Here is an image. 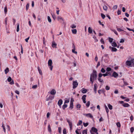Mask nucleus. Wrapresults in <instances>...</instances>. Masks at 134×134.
I'll return each mask as SVG.
<instances>
[{"instance_id":"obj_1","label":"nucleus","mask_w":134,"mask_h":134,"mask_svg":"<svg viewBox=\"0 0 134 134\" xmlns=\"http://www.w3.org/2000/svg\"><path fill=\"white\" fill-rule=\"evenodd\" d=\"M97 72L96 71L94 70L92 73L90 75V81L92 84H93L94 81L97 78Z\"/></svg>"},{"instance_id":"obj_2","label":"nucleus","mask_w":134,"mask_h":134,"mask_svg":"<svg viewBox=\"0 0 134 134\" xmlns=\"http://www.w3.org/2000/svg\"><path fill=\"white\" fill-rule=\"evenodd\" d=\"M125 64L127 66L134 67V59L131 58L130 60H127Z\"/></svg>"},{"instance_id":"obj_3","label":"nucleus","mask_w":134,"mask_h":134,"mask_svg":"<svg viewBox=\"0 0 134 134\" xmlns=\"http://www.w3.org/2000/svg\"><path fill=\"white\" fill-rule=\"evenodd\" d=\"M52 62L51 59H49L48 62V65L51 70L52 71L53 68V66L52 65Z\"/></svg>"},{"instance_id":"obj_4","label":"nucleus","mask_w":134,"mask_h":134,"mask_svg":"<svg viewBox=\"0 0 134 134\" xmlns=\"http://www.w3.org/2000/svg\"><path fill=\"white\" fill-rule=\"evenodd\" d=\"M101 75H99V74L98 75V77L97 79L98 81L101 83L102 84L104 83V81L103 79L101 78Z\"/></svg>"},{"instance_id":"obj_5","label":"nucleus","mask_w":134,"mask_h":134,"mask_svg":"<svg viewBox=\"0 0 134 134\" xmlns=\"http://www.w3.org/2000/svg\"><path fill=\"white\" fill-rule=\"evenodd\" d=\"M73 88L75 89L78 86V83L77 82V81H74L73 82Z\"/></svg>"},{"instance_id":"obj_6","label":"nucleus","mask_w":134,"mask_h":134,"mask_svg":"<svg viewBox=\"0 0 134 134\" xmlns=\"http://www.w3.org/2000/svg\"><path fill=\"white\" fill-rule=\"evenodd\" d=\"M67 121L69 124V125L70 126V130H71L72 129V124L71 121L68 119H67Z\"/></svg>"},{"instance_id":"obj_7","label":"nucleus","mask_w":134,"mask_h":134,"mask_svg":"<svg viewBox=\"0 0 134 134\" xmlns=\"http://www.w3.org/2000/svg\"><path fill=\"white\" fill-rule=\"evenodd\" d=\"M54 96L51 95L49 96L48 97V96H47L46 98V100L48 101L50 99L52 100L54 99Z\"/></svg>"},{"instance_id":"obj_8","label":"nucleus","mask_w":134,"mask_h":134,"mask_svg":"<svg viewBox=\"0 0 134 134\" xmlns=\"http://www.w3.org/2000/svg\"><path fill=\"white\" fill-rule=\"evenodd\" d=\"M83 115L85 116H86L88 117H90L91 118H93V116L90 113H88L87 114H84Z\"/></svg>"},{"instance_id":"obj_9","label":"nucleus","mask_w":134,"mask_h":134,"mask_svg":"<svg viewBox=\"0 0 134 134\" xmlns=\"http://www.w3.org/2000/svg\"><path fill=\"white\" fill-rule=\"evenodd\" d=\"M97 87L98 86L97 84L96 83L94 85V91L96 93H97Z\"/></svg>"},{"instance_id":"obj_10","label":"nucleus","mask_w":134,"mask_h":134,"mask_svg":"<svg viewBox=\"0 0 134 134\" xmlns=\"http://www.w3.org/2000/svg\"><path fill=\"white\" fill-rule=\"evenodd\" d=\"M57 19L58 20L61 22H63L64 21L63 19L61 17L58 16L57 17Z\"/></svg>"},{"instance_id":"obj_11","label":"nucleus","mask_w":134,"mask_h":134,"mask_svg":"<svg viewBox=\"0 0 134 134\" xmlns=\"http://www.w3.org/2000/svg\"><path fill=\"white\" fill-rule=\"evenodd\" d=\"M86 96L85 95H84L82 97V99L83 100V103H86Z\"/></svg>"},{"instance_id":"obj_12","label":"nucleus","mask_w":134,"mask_h":134,"mask_svg":"<svg viewBox=\"0 0 134 134\" xmlns=\"http://www.w3.org/2000/svg\"><path fill=\"white\" fill-rule=\"evenodd\" d=\"M63 101L61 99L59 100L58 102V105L60 107H61V105L62 104Z\"/></svg>"},{"instance_id":"obj_13","label":"nucleus","mask_w":134,"mask_h":134,"mask_svg":"<svg viewBox=\"0 0 134 134\" xmlns=\"http://www.w3.org/2000/svg\"><path fill=\"white\" fill-rule=\"evenodd\" d=\"M81 92L83 93H86L87 91V90L85 88H82L81 90Z\"/></svg>"},{"instance_id":"obj_14","label":"nucleus","mask_w":134,"mask_h":134,"mask_svg":"<svg viewBox=\"0 0 134 134\" xmlns=\"http://www.w3.org/2000/svg\"><path fill=\"white\" fill-rule=\"evenodd\" d=\"M56 93L54 89L51 90L50 92V93L53 95H54Z\"/></svg>"},{"instance_id":"obj_15","label":"nucleus","mask_w":134,"mask_h":134,"mask_svg":"<svg viewBox=\"0 0 134 134\" xmlns=\"http://www.w3.org/2000/svg\"><path fill=\"white\" fill-rule=\"evenodd\" d=\"M112 76L116 78L118 76V74L116 72H114L113 73Z\"/></svg>"},{"instance_id":"obj_16","label":"nucleus","mask_w":134,"mask_h":134,"mask_svg":"<svg viewBox=\"0 0 134 134\" xmlns=\"http://www.w3.org/2000/svg\"><path fill=\"white\" fill-rule=\"evenodd\" d=\"M91 130L95 132H97L98 131V130L96 128L93 127L92 128Z\"/></svg>"},{"instance_id":"obj_17","label":"nucleus","mask_w":134,"mask_h":134,"mask_svg":"<svg viewBox=\"0 0 134 134\" xmlns=\"http://www.w3.org/2000/svg\"><path fill=\"white\" fill-rule=\"evenodd\" d=\"M88 32L90 34H91L92 32V29L90 27H89L88 28Z\"/></svg>"},{"instance_id":"obj_18","label":"nucleus","mask_w":134,"mask_h":134,"mask_svg":"<svg viewBox=\"0 0 134 134\" xmlns=\"http://www.w3.org/2000/svg\"><path fill=\"white\" fill-rule=\"evenodd\" d=\"M71 31L72 33L74 34H76L77 32V30L76 29H72Z\"/></svg>"},{"instance_id":"obj_19","label":"nucleus","mask_w":134,"mask_h":134,"mask_svg":"<svg viewBox=\"0 0 134 134\" xmlns=\"http://www.w3.org/2000/svg\"><path fill=\"white\" fill-rule=\"evenodd\" d=\"M57 44L56 43H55L54 42H52V47L53 48H56V46H57Z\"/></svg>"},{"instance_id":"obj_20","label":"nucleus","mask_w":134,"mask_h":134,"mask_svg":"<svg viewBox=\"0 0 134 134\" xmlns=\"http://www.w3.org/2000/svg\"><path fill=\"white\" fill-rule=\"evenodd\" d=\"M9 69L8 68H7L5 70L4 72L5 74H7L8 72L9 71Z\"/></svg>"},{"instance_id":"obj_21","label":"nucleus","mask_w":134,"mask_h":134,"mask_svg":"<svg viewBox=\"0 0 134 134\" xmlns=\"http://www.w3.org/2000/svg\"><path fill=\"white\" fill-rule=\"evenodd\" d=\"M124 107H128L130 106V105L128 103H124L122 105Z\"/></svg>"},{"instance_id":"obj_22","label":"nucleus","mask_w":134,"mask_h":134,"mask_svg":"<svg viewBox=\"0 0 134 134\" xmlns=\"http://www.w3.org/2000/svg\"><path fill=\"white\" fill-rule=\"evenodd\" d=\"M112 46L114 47H117V45L116 43L115 42H113L111 44Z\"/></svg>"},{"instance_id":"obj_23","label":"nucleus","mask_w":134,"mask_h":134,"mask_svg":"<svg viewBox=\"0 0 134 134\" xmlns=\"http://www.w3.org/2000/svg\"><path fill=\"white\" fill-rule=\"evenodd\" d=\"M19 23L17 24V26L16 28V31L17 32H18L19 30Z\"/></svg>"},{"instance_id":"obj_24","label":"nucleus","mask_w":134,"mask_h":134,"mask_svg":"<svg viewBox=\"0 0 134 134\" xmlns=\"http://www.w3.org/2000/svg\"><path fill=\"white\" fill-rule=\"evenodd\" d=\"M99 75H101V76L102 77V76H103L104 77H105L106 76H107L108 75V74L107 73L102 74L101 73H99Z\"/></svg>"},{"instance_id":"obj_25","label":"nucleus","mask_w":134,"mask_h":134,"mask_svg":"<svg viewBox=\"0 0 134 134\" xmlns=\"http://www.w3.org/2000/svg\"><path fill=\"white\" fill-rule=\"evenodd\" d=\"M108 107L110 110H111L113 109V106L112 105L109 104L108 105Z\"/></svg>"},{"instance_id":"obj_26","label":"nucleus","mask_w":134,"mask_h":134,"mask_svg":"<svg viewBox=\"0 0 134 134\" xmlns=\"http://www.w3.org/2000/svg\"><path fill=\"white\" fill-rule=\"evenodd\" d=\"M82 123V121L81 120H79L77 124V125L78 126L81 125Z\"/></svg>"},{"instance_id":"obj_27","label":"nucleus","mask_w":134,"mask_h":134,"mask_svg":"<svg viewBox=\"0 0 134 134\" xmlns=\"http://www.w3.org/2000/svg\"><path fill=\"white\" fill-rule=\"evenodd\" d=\"M48 131H49L50 132H51V128L50 126V125H49L48 126Z\"/></svg>"},{"instance_id":"obj_28","label":"nucleus","mask_w":134,"mask_h":134,"mask_svg":"<svg viewBox=\"0 0 134 134\" xmlns=\"http://www.w3.org/2000/svg\"><path fill=\"white\" fill-rule=\"evenodd\" d=\"M47 19L49 23H51V19L49 16H48L47 17Z\"/></svg>"},{"instance_id":"obj_29","label":"nucleus","mask_w":134,"mask_h":134,"mask_svg":"<svg viewBox=\"0 0 134 134\" xmlns=\"http://www.w3.org/2000/svg\"><path fill=\"white\" fill-rule=\"evenodd\" d=\"M38 71L39 72L40 74L41 75H42V72L41 70L40 69V68L39 67H38Z\"/></svg>"},{"instance_id":"obj_30","label":"nucleus","mask_w":134,"mask_h":134,"mask_svg":"<svg viewBox=\"0 0 134 134\" xmlns=\"http://www.w3.org/2000/svg\"><path fill=\"white\" fill-rule=\"evenodd\" d=\"M87 129L84 130L82 132V134H87Z\"/></svg>"},{"instance_id":"obj_31","label":"nucleus","mask_w":134,"mask_h":134,"mask_svg":"<svg viewBox=\"0 0 134 134\" xmlns=\"http://www.w3.org/2000/svg\"><path fill=\"white\" fill-rule=\"evenodd\" d=\"M103 9L105 11L107 10L108 9V7L106 5H104L103 6Z\"/></svg>"},{"instance_id":"obj_32","label":"nucleus","mask_w":134,"mask_h":134,"mask_svg":"<svg viewBox=\"0 0 134 134\" xmlns=\"http://www.w3.org/2000/svg\"><path fill=\"white\" fill-rule=\"evenodd\" d=\"M117 126L119 127H120L121 126V124L120 122H118L116 123Z\"/></svg>"},{"instance_id":"obj_33","label":"nucleus","mask_w":134,"mask_h":134,"mask_svg":"<svg viewBox=\"0 0 134 134\" xmlns=\"http://www.w3.org/2000/svg\"><path fill=\"white\" fill-rule=\"evenodd\" d=\"M117 50V49L113 47L112 48L111 50L112 52H116Z\"/></svg>"},{"instance_id":"obj_34","label":"nucleus","mask_w":134,"mask_h":134,"mask_svg":"<svg viewBox=\"0 0 134 134\" xmlns=\"http://www.w3.org/2000/svg\"><path fill=\"white\" fill-rule=\"evenodd\" d=\"M67 107V105L64 103V105L63 106L62 108L63 109H64L65 108H66Z\"/></svg>"},{"instance_id":"obj_35","label":"nucleus","mask_w":134,"mask_h":134,"mask_svg":"<svg viewBox=\"0 0 134 134\" xmlns=\"http://www.w3.org/2000/svg\"><path fill=\"white\" fill-rule=\"evenodd\" d=\"M69 108H70L71 109H72L73 108V103H70Z\"/></svg>"},{"instance_id":"obj_36","label":"nucleus","mask_w":134,"mask_h":134,"mask_svg":"<svg viewBox=\"0 0 134 134\" xmlns=\"http://www.w3.org/2000/svg\"><path fill=\"white\" fill-rule=\"evenodd\" d=\"M6 128L7 129V130L8 131H9L10 130V128L9 126L8 125H6Z\"/></svg>"},{"instance_id":"obj_37","label":"nucleus","mask_w":134,"mask_h":134,"mask_svg":"<svg viewBox=\"0 0 134 134\" xmlns=\"http://www.w3.org/2000/svg\"><path fill=\"white\" fill-rule=\"evenodd\" d=\"M70 27L72 29H74L76 27V26L74 24H72L71 25Z\"/></svg>"},{"instance_id":"obj_38","label":"nucleus","mask_w":134,"mask_h":134,"mask_svg":"<svg viewBox=\"0 0 134 134\" xmlns=\"http://www.w3.org/2000/svg\"><path fill=\"white\" fill-rule=\"evenodd\" d=\"M90 102L89 101L86 104V105L87 107H88L90 105Z\"/></svg>"},{"instance_id":"obj_39","label":"nucleus","mask_w":134,"mask_h":134,"mask_svg":"<svg viewBox=\"0 0 134 134\" xmlns=\"http://www.w3.org/2000/svg\"><path fill=\"white\" fill-rule=\"evenodd\" d=\"M75 49H72V51L73 53L76 54L77 53V52L76 51H75Z\"/></svg>"},{"instance_id":"obj_40","label":"nucleus","mask_w":134,"mask_h":134,"mask_svg":"<svg viewBox=\"0 0 134 134\" xmlns=\"http://www.w3.org/2000/svg\"><path fill=\"white\" fill-rule=\"evenodd\" d=\"M7 11V8L6 7H5L4 8V12L5 14H6Z\"/></svg>"},{"instance_id":"obj_41","label":"nucleus","mask_w":134,"mask_h":134,"mask_svg":"<svg viewBox=\"0 0 134 134\" xmlns=\"http://www.w3.org/2000/svg\"><path fill=\"white\" fill-rule=\"evenodd\" d=\"M2 127H3V130L5 133V126H4L3 124L2 125Z\"/></svg>"},{"instance_id":"obj_42","label":"nucleus","mask_w":134,"mask_h":134,"mask_svg":"<svg viewBox=\"0 0 134 134\" xmlns=\"http://www.w3.org/2000/svg\"><path fill=\"white\" fill-rule=\"evenodd\" d=\"M101 71L102 73H104L105 72V70L103 68H102L101 70Z\"/></svg>"},{"instance_id":"obj_43","label":"nucleus","mask_w":134,"mask_h":134,"mask_svg":"<svg viewBox=\"0 0 134 134\" xmlns=\"http://www.w3.org/2000/svg\"><path fill=\"white\" fill-rule=\"evenodd\" d=\"M106 70L107 71H109L111 70V69L110 68L108 67L107 68Z\"/></svg>"},{"instance_id":"obj_44","label":"nucleus","mask_w":134,"mask_h":134,"mask_svg":"<svg viewBox=\"0 0 134 134\" xmlns=\"http://www.w3.org/2000/svg\"><path fill=\"white\" fill-rule=\"evenodd\" d=\"M7 80L8 82H10L12 80V78L10 77L9 76L7 79Z\"/></svg>"},{"instance_id":"obj_45","label":"nucleus","mask_w":134,"mask_h":134,"mask_svg":"<svg viewBox=\"0 0 134 134\" xmlns=\"http://www.w3.org/2000/svg\"><path fill=\"white\" fill-rule=\"evenodd\" d=\"M83 124L84 126L85 127L87 126L88 125V123H85L83 122Z\"/></svg>"},{"instance_id":"obj_46","label":"nucleus","mask_w":134,"mask_h":134,"mask_svg":"<svg viewBox=\"0 0 134 134\" xmlns=\"http://www.w3.org/2000/svg\"><path fill=\"white\" fill-rule=\"evenodd\" d=\"M105 89L107 90H109L110 89V87L109 86H107L105 87Z\"/></svg>"},{"instance_id":"obj_47","label":"nucleus","mask_w":134,"mask_h":134,"mask_svg":"<svg viewBox=\"0 0 134 134\" xmlns=\"http://www.w3.org/2000/svg\"><path fill=\"white\" fill-rule=\"evenodd\" d=\"M99 94H100L103 92V91L102 90H99L98 91Z\"/></svg>"},{"instance_id":"obj_48","label":"nucleus","mask_w":134,"mask_h":134,"mask_svg":"<svg viewBox=\"0 0 134 134\" xmlns=\"http://www.w3.org/2000/svg\"><path fill=\"white\" fill-rule=\"evenodd\" d=\"M113 39L111 38H109V41L110 43H111L113 41Z\"/></svg>"},{"instance_id":"obj_49","label":"nucleus","mask_w":134,"mask_h":134,"mask_svg":"<svg viewBox=\"0 0 134 134\" xmlns=\"http://www.w3.org/2000/svg\"><path fill=\"white\" fill-rule=\"evenodd\" d=\"M58 130L59 133H61V128L60 127H59Z\"/></svg>"},{"instance_id":"obj_50","label":"nucleus","mask_w":134,"mask_h":134,"mask_svg":"<svg viewBox=\"0 0 134 134\" xmlns=\"http://www.w3.org/2000/svg\"><path fill=\"white\" fill-rule=\"evenodd\" d=\"M29 4L28 3H27L26 5V10H27L29 8Z\"/></svg>"},{"instance_id":"obj_51","label":"nucleus","mask_w":134,"mask_h":134,"mask_svg":"<svg viewBox=\"0 0 134 134\" xmlns=\"http://www.w3.org/2000/svg\"><path fill=\"white\" fill-rule=\"evenodd\" d=\"M63 132L64 134H66V130L65 129H64Z\"/></svg>"},{"instance_id":"obj_52","label":"nucleus","mask_w":134,"mask_h":134,"mask_svg":"<svg viewBox=\"0 0 134 134\" xmlns=\"http://www.w3.org/2000/svg\"><path fill=\"white\" fill-rule=\"evenodd\" d=\"M52 16L53 19L54 20H55L56 18L55 15L54 14H52Z\"/></svg>"},{"instance_id":"obj_53","label":"nucleus","mask_w":134,"mask_h":134,"mask_svg":"<svg viewBox=\"0 0 134 134\" xmlns=\"http://www.w3.org/2000/svg\"><path fill=\"white\" fill-rule=\"evenodd\" d=\"M101 16L103 19H104L105 17V15L102 13L101 14Z\"/></svg>"},{"instance_id":"obj_54","label":"nucleus","mask_w":134,"mask_h":134,"mask_svg":"<svg viewBox=\"0 0 134 134\" xmlns=\"http://www.w3.org/2000/svg\"><path fill=\"white\" fill-rule=\"evenodd\" d=\"M37 85H34L32 86V88L33 89H35L37 88Z\"/></svg>"},{"instance_id":"obj_55","label":"nucleus","mask_w":134,"mask_h":134,"mask_svg":"<svg viewBox=\"0 0 134 134\" xmlns=\"http://www.w3.org/2000/svg\"><path fill=\"white\" fill-rule=\"evenodd\" d=\"M81 105L80 104H78L77 105V108L79 109H80L81 107Z\"/></svg>"},{"instance_id":"obj_56","label":"nucleus","mask_w":134,"mask_h":134,"mask_svg":"<svg viewBox=\"0 0 134 134\" xmlns=\"http://www.w3.org/2000/svg\"><path fill=\"white\" fill-rule=\"evenodd\" d=\"M69 102V99L66 100L65 101L64 103L65 104L66 103H68Z\"/></svg>"},{"instance_id":"obj_57","label":"nucleus","mask_w":134,"mask_h":134,"mask_svg":"<svg viewBox=\"0 0 134 134\" xmlns=\"http://www.w3.org/2000/svg\"><path fill=\"white\" fill-rule=\"evenodd\" d=\"M7 18H5V23L6 25H7Z\"/></svg>"},{"instance_id":"obj_58","label":"nucleus","mask_w":134,"mask_h":134,"mask_svg":"<svg viewBox=\"0 0 134 134\" xmlns=\"http://www.w3.org/2000/svg\"><path fill=\"white\" fill-rule=\"evenodd\" d=\"M100 42L101 43L103 44H104L105 42L103 40V38H101L100 40Z\"/></svg>"},{"instance_id":"obj_59","label":"nucleus","mask_w":134,"mask_h":134,"mask_svg":"<svg viewBox=\"0 0 134 134\" xmlns=\"http://www.w3.org/2000/svg\"><path fill=\"white\" fill-rule=\"evenodd\" d=\"M134 131V128L133 127H132L130 129V131L131 132H133Z\"/></svg>"},{"instance_id":"obj_60","label":"nucleus","mask_w":134,"mask_h":134,"mask_svg":"<svg viewBox=\"0 0 134 134\" xmlns=\"http://www.w3.org/2000/svg\"><path fill=\"white\" fill-rule=\"evenodd\" d=\"M112 30V31H113L114 32V33L115 34H116V35H118V34L117 32L115 30Z\"/></svg>"},{"instance_id":"obj_61","label":"nucleus","mask_w":134,"mask_h":134,"mask_svg":"<svg viewBox=\"0 0 134 134\" xmlns=\"http://www.w3.org/2000/svg\"><path fill=\"white\" fill-rule=\"evenodd\" d=\"M118 6L117 5H114L113 8V9H116L117 8Z\"/></svg>"},{"instance_id":"obj_62","label":"nucleus","mask_w":134,"mask_h":134,"mask_svg":"<svg viewBox=\"0 0 134 134\" xmlns=\"http://www.w3.org/2000/svg\"><path fill=\"white\" fill-rule=\"evenodd\" d=\"M127 29L129 30L130 31H133L134 33V30H133V29H131L129 28H128V27H127L126 28Z\"/></svg>"},{"instance_id":"obj_63","label":"nucleus","mask_w":134,"mask_h":134,"mask_svg":"<svg viewBox=\"0 0 134 134\" xmlns=\"http://www.w3.org/2000/svg\"><path fill=\"white\" fill-rule=\"evenodd\" d=\"M124 40L123 39H120V43H123L124 42Z\"/></svg>"},{"instance_id":"obj_64","label":"nucleus","mask_w":134,"mask_h":134,"mask_svg":"<svg viewBox=\"0 0 134 134\" xmlns=\"http://www.w3.org/2000/svg\"><path fill=\"white\" fill-rule=\"evenodd\" d=\"M50 115V113L49 112H48L47 113V118H48Z\"/></svg>"}]
</instances>
